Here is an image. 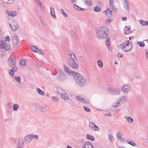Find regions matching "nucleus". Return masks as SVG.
Listing matches in <instances>:
<instances>
[{
	"mask_svg": "<svg viewBox=\"0 0 148 148\" xmlns=\"http://www.w3.org/2000/svg\"><path fill=\"white\" fill-rule=\"evenodd\" d=\"M108 29L106 27H101L96 30L97 36L100 39L106 38L108 36Z\"/></svg>",
	"mask_w": 148,
	"mask_h": 148,
	"instance_id": "obj_1",
	"label": "nucleus"
},
{
	"mask_svg": "<svg viewBox=\"0 0 148 148\" xmlns=\"http://www.w3.org/2000/svg\"><path fill=\"white\" fill-rule=\"evenodd\" d=\"M117 48L118 49L121 48L124 52L127 53L132 49L133 46L132 43L129 42V41L128 40L124 43L118 45Z\"/></svg>",
	"mask_w": 148,
	"mask_h": 148,
	"instance_id": "obj_2",
	"label": "nucleus"
},
{
	"mask_svg": "<svg viewBox=\"0 0 148 148\" xmlns=\"http://www.w3.org/2000/svg\"><path fill=\"white\" fill-rule=\"evenodd\" d=\"M75 79L77 83L80 86L83 87L86 85L87 82L86 79L79 73H76Z\"/></svg>",
	"mask_w": 148,
	"mask_h": 148,
	"instance_id": "obj_3",
	"label": "nucleus"
},
{
	"mask_svg": "<svg viewBox=\"0 0 148 148\" xmlns=\"http://www.w3.org/2000/svg\"><path fill=\"white\" fill-rule=\"evenodd\" d=\"M11 48L10 44L4 40L0 41V49L9 51Z\"/></svg>",
	"mask_w": 148,
	"mask_h": 148,
	"instance_id": "obj_4",
	"label": "nucleus"
},
{
	"mask_svg": "<svg viewBox=\"0 0 148 148\" xmlns=\"http://www.w3.org/2000/svg\"><path fill=\"white\" fill-rule=\"evenodd\" d=\"M108 90L111 94L114 95H119L121 93L120 89L118 88H112L109 87L108 88Z\"/></svg>",
	"mask_w": 148,
	"mask_h": 148,
	"instance_id": "obj_5",
	"label": "nucleus"
},
{
	"mask_svg": "<svg viewBox=\"0 0 148 148\" xmlns=\"http://www.w3.org/2000/svg\"><path fill=\"white\" fill-rule=\"evenodd\" d=\"M8 23L10 25L13 31H16L18 28V25L16 20L13 19L11 21V23H9L8 22Z\"/></svg>",
	"mask_w": 148,
	"mask_h": 148,
	"instance_id": "obj_6",
	"label": "nucleus"
},
{
	"mask_svg": "<svg viewBox=\"0 0 148 148\" xmlns=\"http://www.w3.org/2000/svg\"><path fill=\"white\" fill-rule=\"evenodd\" d=\"M8 63L9 66L10 67H13L16 65L15 57L13 55L10 56L8 60Z\"/></svg>",
	"mask_w": 148,
	"mask_h": 148,
	"instance_id": "obj_7",
	"label": "nucleus"
},
{
	"mask_svg": "<svg viewBox=\"0 0 148 148\" xmlns=\"http://www.w3.org/2000/svg\"><path fill=\"white\" fill-rule=\"evenodd\" d=\"M68 62L77 61V60L75 55L73 52H71L68 53Z\"/></svg>",
	"mask_w": 148,
	"mask_h": 148,
	"instance_id": "obj_8",
	"label": "nucleus"
},
{
	"mask_svg": "<svg viewBox=\"0 0 148 148\" xmlns=\"http://www.w3.org/2000/svg\"><path fill=\"white\" fill-rule=\"evenodd\" d=\"M114 1V0H109V6L113 12H116L118 11V9L115 6Z\"/></svg>",
	"mask_w": 148,
	"mask_h": 148,
	"instance_id": "obj_9",
	"label": "nucleus"
},
{
	"mask_svg": "<svg viewBox=\"0 0 148 148\" xmlns=\"http://www.w3.org/2000/svg\"><path fill=\"white\" fill-rule=\"evenodd\" d=\"M121 89L123 93L125 94L128 93L130 90L131 87L129 85L126 84L122 86Z\"/></svg>",
	"mask_w": 148,
	"mask_h": 148,
	"instance_id": "obj_10",
	"label": "nucleus"
},
{
	"mask_svg": "<svg viewBox=\"0 0 148 148\" xmlns=\"http://www.w3.org/2000/svg\"><path fill=\"white\" fill-rule=\"evenodd\" d=\"M89 126L90 128L93 131H97L98 129V127L92 122H90L89 123Z\"/></svg>",
	"mask_w": 148,
	"mask_h": 148,
	"instance_id": "obj_11",
	"label": "nucleus"
},
{
	"mask_svg": "<svg viewBox=\"0 0 148 148\" xmlns=\"http://www.w3.org/2000/svg\"><path fill=\"white\" fill-rule=\"evenodd\" d=\"M12 39L14 45L16 46L19 45V42L17 36L16 35L13 36L12 37Z\"/></svg>",
	"mask_w": 148,
	"mask_h": 148,
	"instance_id": "obj_12",
	"label": "nucleus"
},
{
	"mask_svg": "<svg viewBox=\"0 0 148 148\" xmlns=\"http://www.w3.org/2000/svg\"><path fill=\"white\" fill-rule=\"evenodd\" d=\"M77 61L68 62L69 66L74 69H77L78 67V65L77 63Z\"/></svg>",
	"mask_w": 148,
	"mask_h": 148,
	"instance_id": "obj_13",
	"label": "nucleus"
},
{
	"mask_svg": "<svg viewBox=\"0 0 148 148\" xmlns=\"http://www.w3.org/2000/svg\"><path fill=\"white\" fill-rule=\"evenodd\" d=\"M32 139V134L28 135L25 137L24 141L25 143H28L31 141Z\"/></svg>",
	"mask_w": 148,
	"mask_h": 148,
	"instance_id": "obj_14",
	"label": "nucleus"
},
{
	"mask_svg": "<svg viewBox=\"0 0 148 148\" xmlns=\"http://www.w3.org/2000/svg\"><path fill=\"white\" fill-rule=\"evenodd\" d=\"M23 145V138H20L18 140V143L17 145L16 148H22Z\"/></svg>",
	"mask_w": 148,
	"mask_h": 148,
	"instance_id": "obj_15",
	"label": "nucleus"
},
{
	"mask_svg": "<svg viewBox=\"0 0 148 148\" xmlns=\"http://www.w3.org/2000/svg\"><path fill=\"white\" fill-rule=\"evenodd\" d=\"M76 98L77 100L83 103H89L90 102L89 100H84V98L82 97L81 96H77L76 97Z\"/></svg>",
	"mask_w": 148,
	"mask_h": 148,
	"instance_id": "obj_16",
	"label": "nucleus"
},
{
	"mask_svg": "<svg viewBox=\"0 0 148 148\" xmlns=\"http://www.w3.org/2000/svg\"><path fill=\"white\" fill-rule=\"evenodd\" d=\"M103 13L107 16L110 17L112 16V12L111 10L109 8H108L106 10L103 11Z\"/></svg>",
	"mask_w": 148,
	"mask_h": 148,
	"instance_id": "obj_17",
	"label": "nucleus"
},
{
	"mask_svg": "<svg viewBox=\"0 0 148 148\" xmlns=\"http://www.w3.org/2000/svg\"><path fill=\"white\" fill-rule=\"evenodd\" d=\"M17 67L16 65L14 66L12 69L9 71V74L12 77H14V72L16 71L17 69Z\"/></svg>",
	"mask_w": 148,
	"mask_h": 148,
	"instance_id": "obj_18",
	"label": "nucleus"
},
{
	"mask_svg": "<svg viewBox=\"0 0 148 148\" xmlns=\"http://www.w3.org/2000/svg\"><path fill=\"white\" fill-rule=\"evenodd\" d=\"M82 148H94L91 143L88 142L85 143L83 145Z\"/></svg>",
	"mask_w": 148,
	"mask_h": 148,
	"instance_id": "obj_19",
	"label": "nucleus"
},
{
	"mask_svg": "<svg viewBox=\"0 0 148 148\" xmlns=\"http://www.w3.org/2000/svg\"><path fill=\"white\" fill-rule=\"evenodd\" d=\"M60 75L59 76L60 80H63L66 79V77L64 73L62 71H60Z\"/></svg>",
	"mask_w": 148,
	"mask_h": 148,
	"instance_id": "obj_20",
	"label": "nucleus"
},
{
	"mask_svg": "<svg viewBox=\"0 0 148 148\" xmlns=\"http://www.w3.org/2000/svg\"><path fill=\"white\" fill-rule=\"evenodd\" d=\"M5 12L9 16H14L16 15V13L14 11H10L8 10H6Z\"/></svg>",
	"mask_w": 148,
	"mask_h": 148,
	"instance_id": "obj_21",
	"label": "nucleus"
},
{
	"mask_svg": "<svg viewBox=\"0 0 148 148\" xmlns=\"http://www.w3.org/2000/svg\"><path fill=\"white\" fill-rule=\"evenodd\" d=\"M50 14L53 18H56V16L54 12V9L52 6L50 7Z\"/></svg>",
	"mask_w": 148,
	"mask_h": 148,
	"instance_id": "obj_22",
	"label": "nucleus"
},
{
	"mask_svg": "<svg viewBox=\"0 0 148 148\" xmlns=\"http://www.w3.org/2000/svg\"><path fill=\"white\" fill-rule=\"evenodd\" d=\"M85 5L88 6H91L93 4V3L91 0H86L84 1Z\"/></svg>",
	"mask_w": 148,
	"mask_h": 148,
	"instance_id": "obj_23",
	"label": "nucleus"
},
{
	"mask_svg": "<svg viewBox=\"0 0 148 148\" xmlns=\"http://www.w3.org/2000/svg\"><path fill=\"white\" fill-rule=\"evenodd\" d=\"M127 100V97L125 96H122L120 99V101L122 103H125Z\"/></svg>",
	"mask_w": 148,
	"mask_h": 148,
	"instance_id": "obj_24",
	"label": "nucleus"
},
{
	"mask_svg": "<svg viewBox=\"0 0 148 148\" xmlns=\"http://www.w3.org/2000/svg\"><path fill=\"white\" fill-rule=\"evenodd\" d=\"M124 117L125 119H127V121L128 123H132L133 122V119L132 117L128 116H125Z\"/></svg>",
	"mask_w": 148,
	"mask_h": 148,
	"instance_id": "obj_25",
	"label": "nucleus"
},
{
	"mask_svg": "<svg viewBox=\"0 0 148 148\" xmlns=\"http://www.w3.org/2000/svg\"><path fill=\"white\" fill-rule=\"evenodd\" d=\"M140 24L144 26L148 25V21H144L142 20H140L139 21Z\"/></svg>",
	"mask_w": 148,
	"mask_h": 148,
	"instance_id": "obj_26",
	"label": "nucleus"
},
{
	"mask_svg": "<svg viewBox=\"0 0 148 148\" xmlns=\"http://www.w3.org/2000/svg\"><path fill=\"white\" fill-rule=\"evenodd\" d=\"M31 49L34 52H37L39 51V49L36 46H32L30 47Z\"/></svg>",
	"mask_w": 148,
	"mask_h": 148,
	"instance_id": "obj_27",
	"label": "nucleus"
},
{
	"mask_svg": "<svg viewBox=\"0 0 148 148\" xmlns=\"http://www.w3.org/2000/svg\"><path fill=\"white\" fill-rule=\"evenodd\" d=\"M19 65L21 66H26V60L23 59H21L19 61Z\"/></svg>",
	"mask_w": 148,
	"mask_h": 148,
	"instance_id": "obj_28",
	"label": "nucleus"
},
{
	"mask_svg": "<svg viewBox=\"0 0 148 148\" xmlns=\"http://www.w3.org/2000/svg\"><path fill=\"white\" fill-rule=\"evenodd\" d=\"M61 97L64 100H68L69 99V97L68 94H66L65 92V94L61 95Z\"/></svg>",
	"mask_w": 148,
	"mask_h": 148,
	"instance_id": "obj_29",
	"label": "nucleus"
},
{
	"mask_svg": "<svg viewBox=\"0 0 148 148\" xmlns=\"http://www.w3.org/2000/svg\"><path fill=\"white\" fill-rule=\"evenodd\" d=\"M63 66L65 72L68 74H70L71 73V71L69 70V68L66 65H63Z\"/></svg>",
	"mask_w": 148,
	"mask_h": 148,
	"instance_id": "obj_30",
	"label": "nucleus"
},
{
	"mask_svg": "<svg viewBox=\"0 0 148 148\" xmlns=\"http://www.w3.org/2000/svg\"><path fill=\"white\" fill-rule=\"evenodd\" d=\"M70 33L71 35L74 38H77L78 35L73 30H71Z\"/></svg>",
	"mask_w": 148,
	"mask_h": 148,
	"instance_id": "obj_31",
	"label": "nucleus"
},
{
	"mask_svg": "<svg viewBox=\"0 0 148 148\" xmlns=\"http://www.w3.org/2000/svg\"><path fill=\"white\" fill-rule=\"evenodd\" d=\"M121 103V102L119 100V101L114 103L113 105V106L115 108L118 107L120 105Z\"/></svg>",
	"mask_w": 148,
	"mask_h": 148,
	"instance_id": "obj_32",
	"label": "nucleus"
},
{
	"mask_svg": "<svg viewBox=\"0 0 148 148\" xmlns=\"http://www.w3.org/2000/svg\"><path fill=\"white\" fill-rule=\"evenodd\" d=\"M101 7L99 6H97L96 7H95L93 8V10L94 11L97 12H99L101 10Z\"/></svg>",
	"mask_w": 148,
	"mask_h": 148,
	"instance_id": "obj_33",
	"label": "nucleus"
},
{
	"mask_svg": "<svg viewBox=\"0 0 148 148\" xmlns=\"http://www.w3.org/2000/svg\"><path fill=\"white\" fill-rule=\"evenodd\" d=\"M36 90L38 93L39 94L42 95H45V93L44 92L42 91L39 88H37Z\"/></svg>",
	"mask_w": 148,
	"mask_h": 148,
	"instance_id": "obj_34",
	"label": "nucleus"
},
{
	"mask_svg": "<svg viewBox=\"0 0 148 148\" xmlns=\"http://www.w3.org/2000/svg\"><path fill=\"white\" fill-rule=\"evenodd\" d=\"M58 92L60 95V96L62 94V95L65 94V92L63 91L62 89L61 88H58L57 90Z\"/></svg>",
	"mask_w": 148,
	"mask_h": 148,
	"instance_id": "obj_35",
	"label": "nucleus"
},
{
	"mask_svg": "<svg viewBox=\"0 0 148 148\" xmlns=\"http://www.w3.org/2000/svg\"><path fill=\"white\" fill-rule=\"evenodd\" d=\"M105 42L108 48L109 49V47H110L109 43H110V39L109 37L107 38L105 41Z\"/></svg>",
	"mask_w": 148,
	"mask_h": 148,
	"instance_id": "obj_36",
	"label": "nucleus"
},
{
	"mask_svg": "<svg viewBox=\"0 0 148 148\" xmlns=\"http://www.w3.org/2000/svg\"><path fill=\"white\" fill-rule=\"evenodd\" d=\"M97 64L98 66L100 68L103 66V64L101 60H99L97 61Z\"/></svg>",
	"mask_w": 148,
	"mask_h": 148,
	"instance_id": "obj_37",
	"label": "nucleus"
},
{
	"mask_svg": "<svg viewBox=\"0 0 148 148\" xmlns=\"http://www.w3.org/2000/svg\"><path fill=\"white\" fill-rule=\"evenodd\" d=\"M40 22L42 24V25L44 26H46L47 24L46 22L44 21L42 17H40L39 18Z\"/></svg>",
	"mask_w": 148,
	"mask_h": 148,
	"instance_id": "obj_38",
	"label": "nucleus"
},
{
	"mask_svg": "<svg viewBox=\"0 0 148 148\" xmlns=\"http://www.w3.org/2000/svg\"><path fill=\"white\" fill-rule=\"evenodd\" d=\"M137 43L138 44V45H139L141 47H144L145 46V44L144 42H137Z\"/></svg>",
	"mask_w": 148,
	"mask_h": 148,
	"instance_id": "obj_39",
	"label": "nucleus"
},
{
	"mask_svg": "<svg viewBox=\"0 0 148 148\" xmlns=\"http://www.w3.org/2000/svg\"><path fill=\"white\" fill-rule=\"evenodd\" d=\"M86 138L88 139L91 140L92 141H94L95 140L93 136L89 134L86 135Z\"/></svg>",
	"mask_w": 148,
	"mask_h": 148,
	"instance_id": "obj_40",
	"label": "nucleus"
},
{
	"mask_svg": "<svg viewBox=\"0 0 148 148\" xmlns=\"http://www.w3.org/2000/svg\"><path fill=\"white\" fill-rule=\"evenodd\" d=\"M127 143L131 145L132 146H135L136 145V144L134 143L133 141L130 140H127Z\"/></svg>",
	"mask_w": 148,
	"mask_h": 148,
	"instance_id": "obj_41",
	"label": "nucleus"
},
{
	"mask_svg": "<svg viewBox=\"0 0 148 148\" xmlns=\"http://www.w3.org/2000/svg\"><path fill=\"white\" fill-rule=\"evenodd\" d=\"M125 8L127 11H129L130 9V8L128 3H124Z\"/></svg>",
	"mask_w": 148,
	"mask_h": 148,
	"instance_id": "obj_42",
	"label": "nucleus"
},
{
	"mask_svg": "<svg viewBox=\"0 0 148 148\" xmlns=\"http://www.w3.org/2000/svg\"><path fill=\"white\" fill-rule=\"evenodd\" d=\"M39 8L43 12H44L45 11V9L43 5L41 3V4L38 5Z\"/></svg>",
	"mask_w": 148,
	"mask_h": 148,
	"instance_id": "obj_43",
	"label": "nucleus"
},
{
	"mask_svg": "<svg viewBox=\"0 0 148 148\" xmlns=\"http://www.w3.org/2000/svg\"><path fill=\"white\" fill-rule=\"evenodd\" d=\"M18 108V106L17 104H14L13 106V109L14 110L16 111Z\"/></svg>",
	"mask_w": 148,
	"mask_h": 148,
	"instance_id": "obj_44",
	"label": "nucleus"
},
{
	"mask_svg": "<svg viewBox=\"0 0 148 148\" xmlns=\"http://www.w3.org/2000/svg\"><path fill=\"white\" fill-rule=\"evenodd\" d=\"M14 0H2V1L6 3H12Z\"/></svg>",
	"mask_w": 148,
	"mask_h": 148,
	"instance_id": "obj_45",
	"label": "nucleus"
},
{
	"mask_svg": "<svg viewBox=\"0 0 148 148\" xmlns=\"http://www.w3.org/2000/svg\"><path fill=\"white\" fill-rule=\"evenodd\" d=\"M14 78L16 81L19 83H21V78L18 77H15Z\"/></svg>",
	"mask_w": 148,
	"mask_h": 148,
	"instance_id": "obj_46",
	"label": "nucleus"
},
{
	"mask_svg": "<svg viewBox=\"0 0 148 148\" xmlns=\"http://www.w3.org/2000/svg\"><path fill=\"white\" fill-rule=\"evenodd\" d=\"M60 11L61 13L65 17H67L68 16L67 14L64 12V10L62 9H61Z\"/></svg>",
	"mask_w": 148,
	"mask_h": 148,
	"instance_id": "obj_47",
	"label": "nucleus"
},
{
	"mask_svg": "<svg viewBox=\"0 0 148 148\" xmlns=\"http://www.w3.org/2000/svg\"><path fill=\"white\" fill-rule=\"evenodd\" d=\"M51 99L54 102H57L58 101V99L57 97L53 96L51 98Z\"/></svg>",
	"mask_w": 148,
	"mask_h": 148,
	"instance_id": "obj_48",
	"label": "nucleus"
},
{
	"mask_svg": "<svg viewBox=\"0 0 148 148\" xmlns=\"http://www.w3.org/2000/svg\"><path fill=\"white\" fill-rule=\"evenodd\" d=\"M117 136L118 138H121V137L122 136V133L121 132L118 131L117 134Z\"/></svg>",
	"mask_w": 148,
	"mask_h": 148,
	"instance_id": "obj_49",
	"label": "nucleus"
},
{
	"mask_svg": "<svg viewBox=\"0 0 148 148\" xmlns=\"http://www.w3.org/2000/svg\"><path fill=\"white\" fill-rule=\"evenodd\" d=\"M112 18H111L110 17L109 18H108V19L106 20V23L107 24H109L110 22L112 21Z\"/></svg>",
	"mask_w": 148,
	"mask_h": 148,
	"instance_id": "obj_50",
	"label": "nucleus"
},
{
	"mask_svg": "<svg viewBox=\"0 0 148 148\" xmlns=\"http://www.w3.org/2000/svg\"><path fill=\"white\" fill-rule=\"evenodd\" d=\"M40 108L41 110H40V112L42 111V112H45L47 111L46 109L43 106H40Z\"/></svg>",
	"mask_w": 148,
	"mask_h": 148,
	"instance_id": "obj_51",
	"label": "nucleus"
},
{
	"mask_svg": "<svg viewBox=\"0 0 148 148\" xmlns=\"http://www.w3.org/2000/svg\"><path fill=\"white\" fill-rule=\"evenodd\" d=\"M32 139L34 138L36 140L38 139L39 138V136L38 135H34L32 134Z\"/></svg>",
	"mask_w": 148,
	"mask_h": 148,
	"instance_id": "obj_52",
	"label": "nucleus"
},
{
	"mask_svg": "<svg viewBox=\"0 0 148 148\" xmlns=\"http://www.w3.org/2000/svg\"><path fill=\"white\" fill-rule=\"evenodd\" d=\"M130 30V28L128 27L127 28L126 30L124 31V33L125 34H130L129 31Z\"/></svg>",
	"mask_w": 148,
	"mask_h": 148,
	"instance_id": "obj_53",
	"label": "nucleus"
},
{
	"mask_svg": "<svg viewBox=\"0 0 148 148\" xmlns=\"http://www.w3.org/2000/svg\"><path fill=\"white\" fill-rule=\"evenodd\" d=\"M83 108L84 110L86 111L90 112V109L88 107L84 106Z\"/></svg>",
	"mask_w": 148,
	"mask_h": 148,
	"instance_id": "obj_54",
	"label": "nucleus"
},
{
	"mask_svg": "<svg viewBox=\"0 0 148 148\" xmlns=\"http://www.w3.org/2000/svg\"><path fill=\"white\" fill-rule=\"evenodd\" d=\"M5 41H9L10 40V38L9 36L5 37Z\"/></svg>",
	"mask_w": 148,
	"mask_h": 148,
	"instance_id": "obj_55",
	"label": "nucleus"
},
{
	"mask_svg": "<svg viewBox=\"0 0 148 148\" xmlns=\"http://www.w3.org/2000/svg\"><path fill=\"white\" fill-rule=\"evenodd\" d=\"M38 4V5L42 3L41 1L40 0H34Z\"/></svg>",
	"mask_w": 148,
	"mask_h": 148,
	"instance_id": "obj_56",
	"label": "nucleus"
},
{
	"mask_svg": "<svg viewBox=\"0 0 148 148\" xmlns=\"http://www.w3.org/2000/svg\"><path fill=\"white\" fill-rule=\"evenodd\" d=\"M103 114L104 116H112V114L110 112L106 114Z\"/></svg>",
	"mask_w": 148,
	"mask_h": 148,
	"instance_id": "obj_57",
	"label": "nucleus"
},
{
	"mask_svg": "<svg viewBox=\"0 0 148 148\" xmlns=\"http://www.w3.org/2000/svg\"><path fill=\"white\" fill-rule=\"evenodd\" d=\"M73 6L74 8L77 10L78 8L79 7V6L76 4H73Z\"/></svg>",
	"mask_w": 148,
	"mask_h": 148,
	"instance_id": "obj_58",
	"label": "nucleus"
},
{
	"mask_svg": "<svg viewBox=\"0 0 148 148\" xmlns=\"http://www.w3.org/2000/svg\"><path fill=\"white\" fill-rule=\"evenodd\" d=\"M145 52L146 53V57L148 59V50H145Z\"/></svg>",
	"mask_w": 148,
	"mask_h": 148,
	"instance_id": "obj_59",
	"label": "nucleus"
},
{
	"mask_svg": "<svg viewBox=\"0 0 148 148\" xmlns=\"http://www.w3.org/2000/svg\"><path fill=\"white\" fill-rule=\"evenodd\" d=\"M118 139L121 141L123 142L125 141V140L123 138H122L121 137V138H119Z\"/></svg>",
	"mask_w": 148,
	"mask_h": 148,
	"instance_id": "obj_60",
	"label": "nucleus"
},
{
	"mask_svg": "<svg viewBox=\"0 0 148 148\" xmlns=\"http://www.w3.org/2000/svg\"><path fill=\"white\" fill-rule=\"evenodd\" d=\"M16 140L15 139L13 138L12 140V141L13 143H15L16 142Z\"/></svg>",
	"mask_w": 148,
	"mask_h": 148,
	"instance_id": "obj_61",
	"label": "nucleus"
},
{
	"mask_svg": "<svg viewBox=\"0 0 148 148\" xmlns=\"http://www.w3.org/2000/svg\"><path fill=\"white\" fill-rule=\"evenodd\" d=\"M3 34V33L2 32V31L1 29H0V36L1 35H2Z\"/></svg>",
	"mask_w": 148,
	"mask_h": 148,
	"instance_id": "obj_62",
	"label": "nucleus"
},
{
	"mask_svg": "<svg viewBox=\"0 0 148 148\" xmlns=\"http://www.w3.org/2000/svg\"><path fill=\"white\" fill-rule=\"evenodd\" d=\"M109 138H110V140L111 141H112V139H113V138L112 136H109Z\"/></svg>",
	"mask_w": 148,
	"mask_h": 148,
	"instance_id": "obj_63",
	"label": "nucleus"
},
{
	"mask_svg": "<svg viewBox=\"0 0 148 148\" xmlns=\"http://www.w3.org/2000/svg\"><path fill=\"white\" fill-rule=\"evenodd\" d=\"M122 20L123 21H125V20H126L127 19V17H125L124 18L122 17Z\"/></svg>",
	"mask_w": 148,
	"mask_h": 148,
	"instance_id": "obj_64",
	"label": "nucleus"
}]
</instances>
